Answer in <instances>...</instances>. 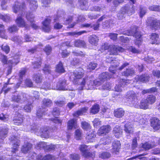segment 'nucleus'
Segmentation results:
<instances>
[{"label": "nucleus", "mask_w": 160, "mask_h": 160, "mask_svg": "<svg viewBox=\"0 0 160 160\" xmlns=\"http://www.w3.org/2000/svg\"><path fill=\"white\" fill-rule=\"evenodd\" d=\"M25 7V3H21L18 2H16L14 5L13 7V12L16 13L18 12H19L22 13L20 14V16H18L15 22L16 24L20 27H25L26 29H28L29 28L27 24L25 22L22 17V16L23 14L22 12V9L24 8Z\"/></svg>", "instance_id": "f257e3e1"}, {"label": "nucleus", "mask_w": 160, "mask_h": 160, "mask_svg": "<svg viewBox=\"0 0 160 160\" xmlns=\"http://www.w3.org/2000/svg\"><path fill=\"white\" fill-rule=\"evenodd\" d=\"M117 32L119 34H123L128 36H133L135 37V44L139 46L141 44L142 41V35L140 32L138 31L135 28H131L130 30L127 31H123L122 30H118Z\"/></svg>", "instance_id": "f03ea898"}, {"label": "nucleus", "mask_w": 160, "mask_h": 160, "mask_svg": "<svg viewBox=\"0 0 160 160\" xmlns=\"http://www.w3.org/2000/svg\"><path fill=\"white\" fill-rule=\"evenodd\" d=\"M134 11L133 6L127 5L121 8L120 12L118 14L117 16L119 19H122L125 17V14L130 15L133 14Z\"/></svg>", "instance_id": "7ed1b4c3"}, {"label": "nucleus", "mask_w": 160, "mask_h": 160, "mask_svg": "<svg viewBox=\"0 0 160 160\" xmlns=\"http://www.w3.org/2000/svg\"><path fill=\"white\" fill-rule=\"evenodd\" d=\"M9 140L12 146L11 152L13 154H16L18 151V148L20 144V141L17 138L14 136L10 137Z\"/></svg>", "instance_id": "20e7f679"}, {"label": "nucleus", "mask_w": 160, "mask_h": 160, "mask_svg": "<svg viewBox=\"0 0 160 160\" xmlns=\"http://www.w3.org/2000/svg\"><path fill=\"white\" fill-rule=\"evenodd\" d=\"M146 22L148 26H150L152 29H158L160 28V21L155 19L153 18L149 17L148 18Z\"/></svg>", "instance_id": "39448f33"}, {"label": "nucleus", "mask_w": 160, "mask_h": 160, "mask_svg": "<svg viewBox=\"0 0 160 160\" xmlns=\"http://www.w3.org/2000/svg\"><path fill=\"white\" fill-rule=\"evenodd\" d=\"M25 95L22 92H16L12 95L11 100L13 102L22 103L26 100Z\"/></svg>", "instance_id": "423d86ee"}, {"label": "nucleus", "mask_w": 160, "mask_h": 160, "mask_svg": "<svg viewBox=\"0 0 160 160\" xmlns=\"http://www.w3.org/2000/svg\"><path fill=\"white\" fill-rule=\"evenodd\" d=\"M126 98L130 99V102L133 105L136 104L138 102V97L137 94L132 91H129L127 92Z\"/></svg>", "instance_id": "0eeeda50"}, {"label": "nucleus", "mask_w": 160, "mask_h": 160, "mask_svg": "<svg viewBox=\"0 0 160 160\" xmlns=\"http://www.w3.org/2000/svg\"><path fill=\"white\" fill-rule=\"evenodd\" d=\"M87 147L85 145H82L79 147V149L81 152L83 156L86 158H93L94 155L92 153L88 152L87 150Z\"/></svg>", "instance_id": "6e6552de"}, {"label": "nucleus", "mask_w": 160, "mask_h": 160, "mask_svg": "<svg viewBox=\"0 0 160 160\" xmlns=\"http://www.w3.org/2000/svg\"><path fill=\"white\" fill-rule=\"evenodd\" d=\"M111 130L110 125H103L98 130L97 134L99 136H104L108 133Z\"/></svg>", "instance_id": "1a4fd4ad"}, {"label": "nucleus", "mask_w": 160, "mask_h": 160, "mask_svg": "<svg viewBox=\"0 0 160 160\" xmlns=\"http://www.w3.org/2000/svg\"><path fill=\"white\" fill-rule=\"evenodd\" d=\"M84 73V71L82 68H79L75 70L71 76V78H73L74 80L80 79L83 76Z\"/></svg>", "instance_id": "9d476101"}, {"label": "nucleus", "mask_w": 160, "mask_h": 160, "mask_svg": "<svg viewBox=\"0 0 160 160\" xmlns=\"http://www.w3.org/2000/svg\"><path fill=\"white\" fill-rule=\"evenodd\" d=\"M124 51V49L122 48L115 45H111L109 49L110 54L114 55H117L118 52H122Z\"/></svg>", "instance_id": "9b49d317"}, {"label": "nucleus", "mask_w": 160, "mask_h": 160, "mask_svg": "<svg viewBox=\"0 0 160 160\" xmlns=\"http://www.w3.org/2000/svg\"><path fill=\"white\" fill-rule=\"evenodd\" d=\"M1 59L2 62L4 64H11V65H10V67H12L14 65H16L19 62V59H18V58H17V59L14 58L12 60H9L8 61L7 57L4 55H2V56Z\"/></svg>", "instance_id": "f8f14e48"}, {"label": "nucleus", "mask_w": 160, "mask_h": 160, "mask_svg": "<svg viewBox=\"0 0 160 160\" xmlns=\"http://www.w3.org/2000/svg\"><path fill=\"white\" fill-rule=\"evenodd\" d=\"M88 80V78H84L81 82L80 85L82 86V88L85 85H86L87 86L86 87L87 89H92L94 88V86L93 81Z\"/></svg>", "instance_id": "ddd939ff"}, {"label": "nucleus", "mask_w": 160, "mask_h": 160, "mask_svg": "<svg viewBox=\"0 0 160 160\" xmlns=\"http://www.w3.org/2000/svg\"><path fill=\"white\" fill-rule=\"evenodd\" d=\"M68 88L67 87V84L66 81L65 80L60 81L58 82L56 87L54 88V89L66 90H68Z\"/></svg>", "instance_id": "4468645a"}, {"label": "nucleus", "mask_w": 160, "mask_h": 160, "mask_svg": "<svg viewBox=\"0 0 160 160\" xmlns=\"http://www.w3.org/2000/svg\"><path fill=\"white\" fill-rule=\"evenodd\" d=\"M129 82V80L125 79H120L119 84L118 85H116L115 88V91L118 92H120L122 91V88L123 87L127 84Z\"/></svg>", "instance_id": "2eb2a0df"}, {"label": "nucleus", "mask_w": 160, "mask_h": 160, "mask_svg": "<svg viewBox=\"0 0 160 160\" xmlns=\"http://www.w3.org/2000/svg\"><path fill=\"white\" fill-rule=\"evenodd\" d=\"M52 113L55 118L53 119H52L51 120H52L54 123L61 124L62 122V121L58 119L56 117L60 114V111L59 109L56 108H54Z\"/></svg>", "instance_id": "dca6fc26"}, {"label": "nucleus", "mask_w": 160, "mask_h": 160, "mask_svg": "<svg viewBox=\"0 0 160 160\" xmlns=\"http://www.w3.org/2000/svg\"><path fill=\"white\" fill-rule=\"evenodd\" d=\"M151 125L155 130L160 128V121L156 118H153L151 120Z\"/></svg>", "instance_id": "f3484780"}, {"label": "nucleus", "mask_w": 160, "mask_h": 160, "mask_svg": "<svg viewBox=\"0 0 160 160\" xmlns=\"http://www.w3.org/2000/svg\"><path fill=\"white\" fill-rule=\"evenodd\" d=\"M51 21V19L49 18H47L46 19L42 22L43 25L42 29L44 32H48L50 31L51 28L49 24Z\"/></svg>", "instance_id": "a211bd4d"}, {"label": "nucleus", "mask_w": 160, "mask_h": 160, "mask_svg": "<svg viewBox=\"0 0 160 160\" xmlns=\"http://www.w3.org/2000/svg\"><path fill=\"white\" fill-rule=\"evenodd\" d=\"M32 145L28 142L24 143L21 148V151L24 153H26L31 149Z\"/></svg>", "instance_id": "6ab92c4d"}, {"label": "nucleus", "mask_w": 160, "mask_h": 160, "mask_svg": "<svg viewBox=\"0 0 160 160\" xmlns=\"http://www.w3.org/2000/svg\"><path fill=\"white\" fill-rule=\"evenodd\" d=\"M125 113L124 110L122 108H118L114 110V115L115 117L120 118L122 117Z\"/></svg>", "instance_id": "aec40b11"}, {"label": "nucleus", "mask_w": 160, "mask_h": 160, "mask_svg": "<svg viewBox=\"0 0 160 160\" xmlns=\"http://www.w3.org/2000/svg\"><path fill=\"white\" fill-rule=\"evenodd\" d=\"M26 17L27 20L30 22L32 27L35 29H36L38 28V26L33 23L34 18L33 14L30 13H28L26 14Z\"/></svg>", "instance_id": "412c9836"}, {"label": "nucleus", "mask_w": 160, "mask_h": 160, "mask_svg": "<svg viewBox=\"0 0 160 160\" xmlns=\"http://www.w3.org/2000/svg\"><path fill=\"white\" fill-rule=\"evenodd\" d=\"M49 128L47 127L40 129L39 132L42 138H47L49 136Z\"/></svg>", "instance_id": "4be33fe9"}, {"label": "nucleus", "mask_w": 160, "mask_h": 160, "mask_svg": "<svg viewBox=\"0 0 160 160\" xmlns=\"http://www.w3.org/2000/svg\"><path fill=\"white\" fill-rule=\"evenodd\" d=\"M113 132L115 137L119 138L122 135V129L119 126L116 125L113 128Z\"/></svg>", "instance_id": "5701e85b"}, {"label": "nucleus", "mask_w": 160, "mask_h": 160, "mask_svg": "<svg viewBox=\"0 0 160 160\" xmlns=\"http://www.w3.org/2000/svg\"><path fill=\"white\" fill-rule=\"evenodd\" d=\"M98 41V37L95 35H92L89 37V42L92 45L97 46Z\"/></svg>", "instance_id": "b1692460"}, {"label": "nucleus", "mask_w": 160, "mask_h": 160, "mask_svg": "<svg viewBox=\"0 0 160 160\" xmlns=\"http://www.w3.org/2000/svg\"><path fill=\"white\" fill-rule=\"evenodd\" d=\"M74 46L78 48H85L86 47L85 42L81 39H77L74 42Z\"/></svg>", "instance_id": "393cba45"}, {"label": "nucleus", "mask_w": 160, "mask_h": 160, "mask_svg": "<svg viewBox=\"0 0 160 160\" xmlns=\"http://www.w3.org/2000/svg\"><path fill=\"white\" fill-rule=\"evenodd\" d=\"M23 121V116L20 113L18 114L13 119L15 125H18L21 124Z\"/></svg>", "instance_id": "a878e982"}, {"label": "nucleus", "mask_w": 160, "mask_h": 160, "mask_svg": "<svg viewBox=\"0 0 160 160\" xmlns=\"http://www.w3.org/2000/svg\"><path fill=\"white\" fill-rule=\"evenodd\" d=\"M76 120L75 119H72L69 120L67 123V128L69 130H71L73 128H76Z\"/></svg>", "instance_id": "bb28decb"}, {"label": "nucleus", "mask_w": 160, "mask_h": 160, "mask_svg": "<svg viewBox=\"0 0 160 160\" xmlns=\"http://www.w3.org/2000/svg\"><path fill=\"white\" fill-rule=\"evenodd\" d=\"M150 77L147 74L142 75L138 76L136 79H137V81H140L142 82H146L148 81Z\"/></svg>", "instance_id": "cd10ccee"}, {"label": "nucleus", "mask_w": 160, "mask_h": 160, "mask_svg": "<svg viewBox=\"0 0 160 160\" xmlns=\"http://www.w3.org/2000/svg\"><path fill=\"white\" fill-rule=\"evenodd\" d=\"M29 2V7L31 11H35L37 8L38 5L36 1L32 0H26Z\"/></svg>", "instance_id": "c85d7f7f"}, {"label": "nucleus", "mask_w": 160, "mask_h": 160, "mask_svg": "<svg viewBox=\"0 0 160 160\" xmlns=\"http://www.w3.org/2000/svg\"><path fill=\"white\" fill-rule=\"evenodd\" d=\"M88 0H78L80 8L82 10H87L89 7L88 6Z\"/></svg>", "instance_id": "c756f323"}, {"label": "nucleus", "mask_w": 160, "mask_h": 160, "mask_svg": "<svg viewBox=\"0 0 160 160\" xmlns=\"http://www.w3.org/2000/svg\"><path fill=\"white\" fill-rule=\"evenodd\" d=\"M124 131L128 133L133 132V128L132 124L130 122L126 123L124 125Z\"/></svg>", "instance_id": "7c9ffc66"}, {"label": "nucleus", "mask_w": 160, "mask_h": 160, "mask_svg": "<svg viewBox=\"0 0 160 160\" xmlns=\"http://www.w3.org/2000/svg\"><path fill=\"white\" fill-rule=\"evenodd\" d=\"M135 74V71L132 68H128L125 71H123L122 74L123 76L127 77L129 76H132Z\"/></svg>", "instance_id": "2f4dec72"}, {"label": "nucleus", "mask_w": 160, "mask_h": 160, "mask_svg": "<svg viewBox=\"0 0 160 160\" xmlns=\"http://www.w3.org/2000/svg\"><path fill=\"white\" fill-rule=\"evenodd\" d=\"M110 78V76L108 72H103L99 76V79L102 82H104Z\"/></svg>", "instance_id": "473e14b6"}, {"label": "nucleus", "mask_w": 160, "mask_h": 160, "mask_svg": "<svg viewBox=\"0 0 160 160\" xmlns=\"http://www.w3.org/2000/svg\"><path fill=\"white\" fill-rule=\"evenodd\" d=\"M112 152H118L121 146L120 141H115L112 144Z\"/></svg>", "instance_id": "72a5a7b5"}, {"label": "nucleus", "mask_w": 160, "mask_h": 160, "mask_svg": "<svg viewBox=\"0 0 160 160\" xmlns=\"http://www.w3.org/2000/svg\"><path fill=\"white\" fill-rule=\"evenodd\" d=\"M113 24V21L112 20L109 19L103 22L102 26L104 29H107L111 27Z\"/></svg>", "instance_id": "f704fd0d"}, {"label": "nucleus", "mask_w": 160, "mask_h": 160, "mask_svg": "<svg viewBox=\"0 0 160 160\" xmlns=\"http://www.w3.org/2000/svg\"><path fill=\"white\" fill-rule=\"evenodd\" d=\"M42 78V75L39 73L34 74L33 77V80L38 83L41 82Z\"/></svg>", "instance_id": "c9c22d12"}, {"label": "nucleus", "mask_w": 160, "mask_h": 160, "mask_svg": "<svg viewBox=\"0 0 160 160\" xmlns=\"http://www.w3.org/2000/svg\"><path fill=\"white\" fill-rule=\"evenodd\" d=\"M149 105H152L156 101V97L153 95H149L147 96L145 99Z\"/></svg>", "instance_id": "e433bc0d"}, {"label": "nucleus", "mask_w": 160, "mask_h": 160, "mask_svg": "<svg viewBox=\"0 0 160 160\" xmlns=\"http://www.w3.org/2000/svg\"><path fill=\"white\" fill-rule=\"evenodd\" d=\"M56 71L59 73L64 72L65 70L63 64L61 62H60L56 66Z\"/></svg>", "instance_id": "4c0bfd02"}, {"label": "nucleus", "mask_w": 160, "mask_h": 160, "mask_svg": "<svg viewBox=\"0 0 160 160\" xmlns=\"http://www.w3.org/2000/svg\"><path fill=\"white\" fill-rule=\"evenodd\" d=\"M150 39L152 44H157V42L159 40V36L156 33H152L151 35Z\"/></svg>", "instance_id": "58836bf2"}, {"label": "nucleus", "mask_w": 160, "mask_h": 160, "mask_svg": "<svg viewBox=\"0 0 160 160\" xmlns=\"http://www.w3.org/2000/svg\"><path fill=\"white\" fill-rule=\"evenodd\" d=\"M96 135L95 132L92 131H90L89 132L87 133V136H86V138L88 140V142H93L92 139L95 138Z\"/></svg>", "instance_id": "ea45409f"}, {"label": "nucleus", "mask_w": 160, "mask_h": 160, "mask_svg": "<svg viewBox=\"0 0 160 160\" xmlns=\"http://www.w3.org/2000/svg\"><path fill=\"white\" fill-rule=\"evenodd\" d=\"M85 32H86V31H82L79 32H69L67 33V35L74 36L76 37H78V36L81 35Z\"/></svg>", "instance_id": "a19ab883"}, {"label": "nucleus", "mask_w": 160, "mask_h": 160, "mask_svg": "<svg viewBox=\"0 0 160 160\" xmlns=\"http://www.w3.org/2000/svg\"><path fill=\"white\" fill-rule=\"evenodd\" d=\"M87 110L88 108H82L73 113V115L74 117H78V116L81 115L85 113Z\"/></svg>", "instance_id": "79ce46f5"}, {"label": "nucleus", "mask_w": 160, "mask_h": 160, "mask_svg": "<svg viewBox=\"0 0 160 160\" xmlns=\"http://www.w3.org/2000/svg\"><path fill=\"white\" fill-rule=\"evenodd\" d=\"M149 105L146 100L143 99L141 101L139 107L141 108L145 109L148 108Z\"/></svg>", "instance_id": "37998d69"}, {"label": "nucleus", "mask_w": 160, "mask_h": 160, "mask_svg": "<svg viewBox=\"0 0 160 160\" xmlns=\"http://www.w3.org/2000/svg\"><path fill=\"white\" fill-rule=\"evenodd\" d=\"M52 104V101L48 98H44L42 101V105L45 107H50Z\"/></svg>", "instance_id": "c03bdc74"}, {"label": "nucleus", "mask_w": 160, "mask_h": 160, "mask_svg": "<svg viewBox=\"0 0 160 160\" xmlns=\"http://www.w3.org/2000/svg\"><path fill=\"white\" fill-rule=\"evenodd\" d=\"M89 10L91 11H93L96 12H100L101 11H103L104 10L103 8H102V7H100L99 6H89Z\"/></svg>", "instance_id": "a18cd8bd"}, {"label": "nucleus", "mask_w": 160, "mask_h": 160, "mask_svg": "<svg viewBox=\"0 0 160 160\" xmlns=\"http://www.w3.org/2000/svg\"><path fill=\"white\" fill-rule=\"evenodd\" d=\"M99 110V105L96 104L93 105L91 109L90 112L92 114H95L98 112Z\"/></svg>", "instance_id": "49530a36"}, {"label": "nucleus", "mask_w": 160, "mask_h": 160, "mask_svg": "<svg viewBox=\"0 0 160 160\" xmlns=\"http://www.w3.org/2000/svg\"><path fill=\"white\" fill-rule=\"evenodd\" d=\"M82 127L84 130L88 131L91 129V127L87 122L84 121L81 123Z\"/></svg>", "instance_id": "de8ad7c7"}, {"label": "nucleus", "mask_w": 160, "mask_h": 160, "mask_svg": "<svg viewBox=\"0 0 160 160\" xmlns=\"http://www.w3.org/2000/svg\"><path fill=\"white\" fill-rule=\"evenodd\" d=\"M134 120L141 124H144L145 122V120L141 116L138 115L137 118H135Z\"/></svg>", "instance_id": "09e8293b"}, {"label": "nucleus", "mask_w": 160, "mask_h": 160, "mask_svg": "<svg viewBox=\"0 0 160 160\" xmlns=\"http://www.w3.org/2000/svg\"><path fill=\"white\" fill-rule=\"evenodd\" d=\"M141 147L144 149L147 150L153 147V146L148 142H146L144 143H142Z\"/></svg>", "instance_id": "8fccbe9b"}, {"label": "nucleus", "mask_w": 160, "mask_h": 160, "mask_svg": "<svg viewBox=\"0 0 160 160\" xmlns=\"http://www.w3.org/2000/svg\"><path fill=\"white\" fill-rule=\"evenodd\" d=\"M149 9L151 11L160 12V6L158 5H153L149 6Z\"/></svg>", "instance_id": "3c124183"}, {"label": "nucleus", "mask_w": 160, "mask_h": 160, "mask_svg": "<svg viewBox=\"0 0 160 160\" xmlns=\"http://www.w3.org/2000/svg\"><path fill=\"white\" fill-rule=\"evenodd\" d=\"M47 146V143L44 142H39L36 146V148L38 149H41L43 148L46 150Z\"/></svg>", "instance_id": "603ef678"}, {"label": "nucleus", "mask_w": 160, "mask_h": 160, "mask_svg": "<svg viewBox=\"0 0 160 160\" xmlns=\"http://www.w3.org/2000/svg\"><path fill=\"white\" fill-rule=\"evenodd\" d=\"M44 109V108H39L37 111V116L38 118H41L45 115Z\"/></svg>", "instance_id": "864d4df0"}, {"label": "nucleus", "mask_w": 160, "mask_h": 160, "mask_svg": "<svg viewBox=\"0 0 160 160\" xmlns=\"http://www.w3.org/2000/svg\"><path fill=\"white\" fill-rule=\"evenodd\" d=\"M111 154L108 152H104L99 154V157L103 159H106L111 157Z\"/></svg>", "instance_id": "5fc2aeb1"}, {"label": "nucleus", "mask_w": 160, "mask_h": 160, "mask_svg": "<svg viewBox=\"0 0 160 160\" xmlns=\"http://www.w3.org/2000/svg\"><path fill=\"white\" fill-rule=\"evenodd\" d=\"M146 8L144 7L141 6L139 11L140 17L142 18L146 12Z\"/></svg>", "instance_id": "6e6d98bb"}, {"label": "nucleus", "mask_w": 160, "mask_h": 160, "mask_svg": "<svg viewBox=\"0 0 160 160\" xmlns=\"http://www.w3.org/2000/svg\"><path fill=\"white\" fill-rule=\"evenodd\" d=\"M97 65V63L92 62H90L88 65L87 66V69H88L89 71H91L94 69Z\"/></svg>", "instance_id": "4d7b16f0"}, {"label": "nucleus", "mask_w": 160, "mask_h": 160, "mask_svg": "<svg viewBox=\"0 0 160 160\" xmlns=\"http://www.w3.org/2000/svg\"><path fill=\"white\" fill-rule=\"evenodd\" d=\"M54 87H51V84L48 82H44L42 86V88L45 90L54 89Z\"/></svg>", "instance_id": "13d9d810"}, {"label": "nucleus", "mask_w": 160, "mask_h": 160, "mask_svg": "<svg viewBox=\"0 0 160 160\" xmlns=\"http://www.w3.org/2000/svg\"><path fill=\"white\" fill-rule=\"evenodd\" d=\"M0 28H2V29L0 30V37L7 39V37L5 35V31L4 29V26L0 24Z\"/></svg>", "instance_id": "bf43d9fd"}, {"label": "nucleus", "mask_w": 160, "mask_h": 160, "mask_svg": "<svg viewBox=\"0 0 160 160\" xmlns=\"http://www.w3.org/2000/svg\"><path fill=\"white\" fill-rule=\"evenodd\" d=\"M51 68L49 65H45L43 69L44 72L45 74H50L51 72Z\"/></svg>", "instance_id": "052dcab7"}, {"label": "nucleus", "mask_w": 160, "mask_h": 160, "mask_svg": "<svg viewBox=\"0 0 160 160\" xmlns=\"http://www.w3.org/2000/svg\"><path fill=\"white\" fill-rule=\"evenodd\" d=\"M43 50L47 55H49L52 52V48L50 45H47L46 46Z\"/></svg>", "instance_id": "680f3d73"}, {"label": "nucleus", "mask_w": 160, "mask_h": 160, "mask_svg": "<svg viewBox=\"0 0 160 160\" xmlns=\"http://www.w3.org/2000/svg\"><path fill=\"white\" fill-rule=\"evenodd\" d=\"M127 49L133 53H138L139 52V50L137 49L135 47L132 46L128 47Z\"/></svg>", "instance_id": "e2e57ef3"}, {"label": "nucleus", "mask_w": 160, "mask_h": 160, "mask_svg": "<svg viewBox=\"0 0 160 160\" xmlns=\"http://www.w3.org/2000/svg\"><path fill=\"white\" fill-rule=\"evenodd\" d=\"M33 106L31 103L26 104L24 107V109L26 112H30Z\"/></svg>", "instance_id": "0e129e2a"}, {"label": "nucleus", "mask_w": 160, "mask_h": 160, "mask_svg": "<svg viewBox=\"0 0 160 160\" xmlns=\"http://www.w3.org/2000/svg\"><path fill=\"white\" fill-rule=\"evenodd\" d=\"M81 131V130L79 129H77L75 131V138L77 140H79L81 139L82 134V132Z\"/></svg>", "instance_id": "69168bd1"}, {"label": "nucleus", "mask_w": 160, "mask_h": 160, "mask_svg": "<svg viewBox=\"0 0 160 160\" xmlns=\"http://www.w3.org/2000/svg\"><path fill=\"white\" fill-rule=\"evenodd\" d=\"M26 72V70L25 69H23L20 71L19 74V79L21 81L23 77L25 75V73Z\"/></svg>", "instance_id": "338daca9"}, {"label": "nucleus", "mask_w": 160, "mask_h": 160, "mask_svg": "<svg viewBox=\"0 0 160 160\" xmlns=\"http://www.w3.org/2000/svg\"><path fill=\"white\" fill-rule=\"evenodd\" d=\"M70 158L71 160H79L80 159L79 155L77 154H71Z\"/></svg>", "instance_id": "774afa93"}]
</instances>
